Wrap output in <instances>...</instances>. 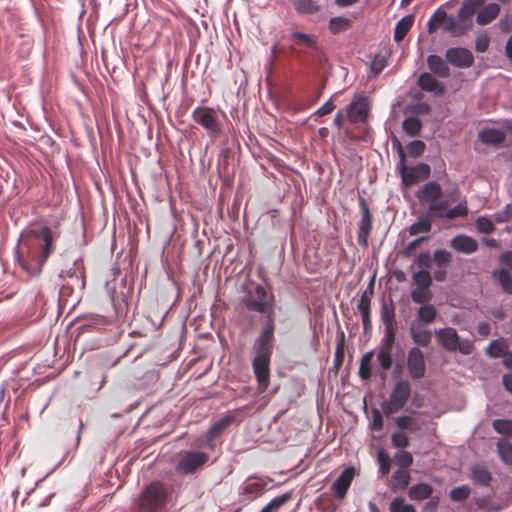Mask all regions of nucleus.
<instances>
[{
  "label": "nucleus",
  "instance_id": "33",
  "mask_svg": "<svg viewBox=\"0 0 512 512\" xmlns=\"http://www.w3.org/2000/svg\"><path fill=\"white\" fill-rule=\"evenodd\" d=\"M234 418L232 416H225L216 421L208 430V440L211 441L218 435H220L225 428H227L232 422Z\"/></svg>",
  "mask_w": 512,
  "mask_h": 512
},
{
  "label": "nucleus",
  "instance_id": "51",
  "mask_svg": "<svg viewBox=\"0 0 512 512\" xmlns=\"http://www.w3.org/2000/svg\"><path fill=\"white\" fill-rule=\"evenodd\" d=\"M451 259V253L444 249L435 250L433 253V261L439 267L448 265L451 262Z\"/></svg>",
  "mask_w": 512,
  "mask_h": 512
},
{
  "label": "nucleus",
  "instance_id": "17",
  "mask_svg": "<svg viewBox=\"0 0 512 512\" xmlns=\"http://www.w3.org/2000/svg\"><path fill=\"white\" fill-rule=\"evenodd\" d=\"M217 112L212 108L198 107L193 111L194 121L204 128H215Z\"/></svg>",
  "mask_w": 512,
  "mask_h": 512
},
{
  "label": "nucleus",
  "instance_id": "39",
  "mask_svg": "<svg viewBox=\"0 0 512 512\" xmlns=\"http://www.w3.org/2000/svg\"><path fill=\"white\" fill-rule=\"evenodd\" d=\"M389 512H416L413 505L405 502L402 497L394 498L389 505Z\"/></svg>",
  "mask_w": 512,
  "mask_h": 512
},
{
  "label": "nucleus",
  "instance_id": "46",
  "mask_svg": "<svg viewBox=\"0 0 512 512\" xmlns=\"http://www.w3.org/2000/svg\"><path fill=\"white\" fill-rule=\"evenodd\" d=\"M413 281L417 287L429 288L432 278L428 270H420L413 274Z\"/></svg>",
  "mask_w": 512,
  "mask_h": 512
},
{
  "label": "nucleus",
  "instance_id": "8",
  "mask_svg": "<svg viewBox=\"0 0 512 512\" xmlns=\"http://www.w3.org/2000/svg\"><path fill=\"white\" fill-rule=\"evenodd\" d=\"M209 461V455L202 451L183 450L178 454L175 470L180 475H190Z\"/></svg>",
  "mask_w": 512,
  "mask_h": 512
},
{
  "label": "nucleus",
  "instance_id": "24",
  "mask_svg": "<svg viewBox=\"0 0 512 512\" xmlns=\"http://www.w3.org/2000/svg\"><path fill=\"white\" fill-rule=\"evenodd\" d=\"M410 480L411 475L408 470L398 469L392 474L389 487L394 492L404 490L408 487Z\"/></svg>",
  "mask_w": 512,
  "mask_h": 512
},
{
  "label": "nucleus",
  "instance_id": "7",
  "mask_svg": "<svg viewBox=\"0 0 512 512\" xmlns=\"http://www.w3.org/2000/svg\"><path fill=\"white\" fill-rule=\"evenodd\" d=\"M275 298L272 293L260 284L249 288L242 298L243 305L249 310L254 312H267L270 310V304H274Z\"/></svg>",
  "mask_w": 512,
  "mask_h": 512
},
{
  "label": "nucleus",
  "instance_id": "3",
  "mask_svg": "<svg viewBox=\"0 0 512 512\" xmlns=\"http://www.w3.org/2000/svg\"><path fill=\"white\" fill-rule=\"evenodd\" d=\"M172 494L167 484L154 480L141 489L133 502L134 509L137 512H164Z\"/></svg>",
  "mask_w": 512,
  "mask_h": 512
},
{
  "label": "nucleus",
  "instance_id": "45",
  "mask_svg": "<svg viewBox=\"0 0 512 512\" xmlns=\"http://www.w3.org/2000/svg\"><path fill=\"white\" fill-rule=\"evenodd\" d=\"M448 204L446 201H435L431 203L428 207V213L432 217L436 218H445V213L447 212Z\"/></svg>",
  "mask_w": 512,
  "mask_h": 512
},
{
  "label": "nucleus",
  "instance_id": "47",
  "mask_svg": "<svg viewBox=\"0 0 512 512\" xmlns=\"http://www.w3.org/2000/svg\"><path fill=\"white\" fill-rule=\"evenodd\" d=\"M345 358V334L344 332L340 333V340L337 343L335 355H334V364L337 368L342 366Z\"/></svg>",
  "mask_w": 512,
  "mask_h": 512
},
{
  "label": "nucleus",
  "instance_id": "56",
  "mask_svg": "<svg viewBox=\"0 0 512 512\" xmlns=\"http://www.w3.org/2000/svg\"><path fill=\"white\" fill-rule=\"evenodd\" d=\"M407 150L411 157H418L424 152L425 144L421 140H414L408 144Z\"/></svg>",
  "mask_w": 512,
  "mask_h": 512
},
{
  "label": "nucleus",
  "instance_id": "48",
  "mask_svg": "<svg viewBox=\"0 0 512 512\" xmlns=\"http://www.w3.org/2000/svg\"><path fill=\"white\" fill-rule=\"evenodd\" d=\"M471 494V489L468 485H462L453 488L450 491V498L455 502H462L466 500Z\"/></svg>",
  "mask_w": 512,
  "mask_h": 512
},
{
  "label": "nucleus",
  "instance_id": "37",
  "mask_svg": "<svg viewBox=\"0 0 512 512\" xmlns=\"http://www.w3.org/2000/svg\"><path fill=\"white\" fill-rule=\"evenodd\" d=\"M497 451L500 459L506 463H512V444L506 440H499L497 442Z\"/></svg>",
  "mask_w": 512,
  "mask_h": 512
},
{
  "label": "nucleus",
  "instance_id": "1",
  "mask_svg": "<svg viewBox=\"0 0 512 512\" xmlns=\"http://www.w3.org/2000/svg\"><path fill=\"white\" fill-rule=\"evenodd\" d=\"M58 238L59 232L46 225L23 231L17 248L19 266L30 276L38 275L55 251Z\"/></svg>",
  "mask_w": 512,
  "mask_h": 512
},
{
  "label": "nucleus",
  "instance_id": "58",
  "mask_svg": "<svg viewBox=\"0 0 512 512\" xmlns=\"http://www.w3.org/2000/svg\"><path fill=\"white\" fill-rule=\"evenodd\" d=\"M395 342V328H385L384 343L381 349L392 351Z\"/></svg>",
  "mask_w": 512,
  "mask_h": 512
},
{
  "label": "nucleus",
  "instance_id": "32",
  "mask_svg": "<svg viewBox=\"0 0 512 512\" xmlns=\"http://www.w3.org/2000/svg\"><path fill=\"white\" fill-rule=\"evenodd\" d=\"M437 317V310L431 304L421 306L417 311V318L423 324H431Z\"/></svg>",
  "mask_w": 512,
  "mask_h": 512
},
{
  "label": "nucleus",
  "instance_id": "31",
  "mask_svg": "<svg viewBox=\"0 0 512 512\" xmlns=\"http://www.w3.org/2000/svg\"><path fill=\"white\" fill-rule=\"evenodd\" d=\"M492 277L498 281L502 289L509 294H512V276L506 269H497L492 272Z\"/></svg>",
  "mask_w": 512,
  "mask_h": 512
},
{
  "label": "nucleus",
  "instance_id": "59",
  "mask_svg": "<svg viewBox=\"0 0 512 512\" xmlns=\"http://www.w3.org/2000/svg\"><path fill=\"white\" fill-rule=\"evenodd\" d=\"M489 37L486 34H481L475 39V50L480 53H484L489 47Z\"/></svg>",
  "mask_w": 512,
  "mask_h": 512
},
{
  "label": "nucleus",
  "instance_id": "25",
  "mask_svg": "<svg viewBox=\"0 0 512 512\" xmlns=\"http://www.w3.org/2000/svg\"><path fill=\"white\" fill-rule=\"evenodd\" d=\"M470 478L478 486H488L492 481V474L481 465H474L470 468Z\"/></svg>",
  "mask_w": 512,
  "mask_h": 512
},
{
  "label": "nucleus",
  "instance_id": "49",
  "mask_svg": "<svg viewBox=\"0 0 512 512\" xmlns=\"http://www.w3.org/2000/svg\"><path fill=\"white\" fill-rule=\"evenodd\" d=\"M377 360L381 369L385 372L388 371L393 363L392 351L380 349L377 354Z\"/></svg>",
  "mask_w": 512,
  "mask_h": 512
},
{
  "label": "nucleus",
  "instance_id": "12",
  "mask_svg": "<svg viewBox=\"0 0 512 512\" xmlns=\"http://www.w3.org/2000/svg\"><path fill=\"white\" fill-rule=\"evenodd\" d=\"M446 61L453 67L467 69L473 66L475 58L473 53L465 47L449 48L445 52Z\"/></svg>",
  "mask_w": 512,
  "mask_h": 512
},
{
  "label": "nucleus",
  "instance_id": "61",
  "mask_svg": "<svg viewBox=\"0 0 512 512\" xmlns=\"http://www.w3.org/2000/svg\"><path fill=\"white\" fill-rule=\"evenodd\" d=\"M473 502L477 509H486L493 505V504H491V496L490 495L474 497Z\"/></svg>",
  "mask_w": 512,
  "mask_h": 512
},
{
  "label": "nucleus",
  "instance_id": "15",
  "mask_svg": "<svg viewBox=\"0 0 512 512\" xmlns=\"http://www.w3.org/2000/svg\"><path fill=\"white\" fill-rule=\"evenodd\" d=\"M354 475V467H347L332 484V490L337 498L343 499L345 497L347 490L352 483Z\"/></svg>",
  "mask_w": 512,
  "mask_h": 512
},
{
  "label": "nucleus",
  "instance_id": "27",
  "mask_svg": "<svg viewBox=\"0 0 512 512\" xmlns=\"http://www.w3.org/2000/svg\"><path fill=\"white\" fill-rule=\"evenodd\" d=\"M434 489L427 483H419L408 489V497L413 501H422L431 497Z\"/></svg>",
  "mask_w": 512,
  "mask_h": 512
},
{
  "label": "nucleus",
  "instance_id": "9",
  "mask_svg": "<svg viewBox=\"0 0 512 512\" xmlns=\"http://www.w3.org/2000/svg\"><path fill=\"white\" fill-rule=\"evenodd\" d=\"M344 109L347 123L365 124L370 111L369 98L364 95L357 96Z\"/></svg>",
  "mask_w": 512,
  "mask_h": 512
},
{
  "label": "nucleus",
  "instance_id": "11",
  "mask_svg": "<svg viewBox=\"0 0 512 512\" xmlns=\"http://www.w3.org/2000/svg\"><path fill=\"white\" fill-rule=\"evenodd\" d=\"M361 219L358 223L357 242L358 244L366 248L368 246V239L372 231V215L366 200L363 197L359 198Z\"/></svg>",
  "mask_w": 512,
  "mask_h": 512
},
{
  "label": "nucleus",
  "instance_id": "60",
  "mask_svg": "<svg viewBox=\"0 0 512 512\" xmlns=\"http://www.w3.org/2000/svg\"><path fill=\"white\" fill-rule=\"evenodd\" d=\"M291 499V493H284L272 499L269 504L273 510H277Z\"/></svg>",
  "mask_w": 512,
  "mask_h": 512
},
{
  "label": "nucleus",
  "instance_id": "28",
  "mask_svg": "<svg viewBox=\"0 0 512 512\" xmlns=\"http://www.w3.org/2000/svg\"><path fill=\"white\" fill-rule=\"evenodd\" d=\"M478 137L483 144L495 147L500 146L505 140L503 130H481Z\"/></svg>",
  "mask_w": 512,
  "mask_h": 512
},
{
  "label": "nucleus",
  "instance_id": "54",
  "mask_svg": "<svg viewBox=\"0 0 512 512\" xmlns=\"http://www.w3.org/2000/svg\"><path fill=\"white\" fill-rule=\"evenodd\" d=\"M391 443L395 448L404 449L410 445V440L405 433L395 432L391 436Z\"/></svg>",
  "mask_w": 512,
  "mask_h": 512
},
{
  "label": "nucleus",
  "instance_id": "13",
  "mask_svg": "<svg viewBox=\"0 0 512 512\" xmlns=\"http://www.w3.org/2000/svg\"><path fill=\"white\" fill-rule=\"evenodd\" d=\"M407 369L412 379H422L426 372L423 352L418 347H412L407 354Z\"/></svg>",
  "mask_w": 512,
  "mask_h": 512
},
{
  "label": "nucleus",
  "instance_id": "23",
  "mask_svg": "<svg viewBox=\"0 0 512 512\" xmlns=\"http://www.w3.org/2000/svg\"><path fill=\"white\" fill-rule=\"evenodd\" d=\"M289 39L297 46L303 49H317V36L294 31L290 34Z\"/></svg>",
  "mask_w": 512,
  "mask_h": 512
},
{
  "label": "nucleus",
  "instance_id": "55",
  "mask_svg": "<svg viewBox=\"0 0 512 512\" xmlns=\"http://www.w3.org/2000/svg\"><path fill=\"white\" fill-rule=\"evenodd\" d=\"M468 214V208L464 204H458L455 207L447 210L445 218L454 219L458 217H465Z\"/></svg>",
  "mask_w": 512,
  "mask_h": 512
},
{
  "label": "nucleus",
  "instance_id": "21",
  "mask_svg": "<svg viewBox=\"0 0 512 512\" xmlns=\"http://www.w3.org/2000/svg\"><path fill=\"white\" fill-rule=\"evenodd\" d=\"M499 13L500 6L497 3H489L478 11L476 22L479 25H487L496 19Z\"/></svg>",
  "mask_w": 512,
  "mask_h": 512
},
{
  "label": "nucleus",
  "instance_id": "40",
  "mask_svg": "<svg viewBox=\"0 0 512 512\" xmlns=\"http://www.w3.org/2000/svg\"><path fill=\"white\" fill-rule=\"evenodd\" d=\"M411 299L414 303H428L432 299V293L429 288L416 287L411 293Z\"/></svg>",
  "mask_w": 512,
  "mask_h": 512
},
{
  "label": "nucleus",
  "instance_id": "53",
  "mask_svg": "<svg viewBox=\"0 0 512 512\" xmlns=\"http://www.w3.org/2000/svg\"><path fill=\"white\" fill-rule=\"evenodd\" d=\"M476 227L480 233L491 234L495 231L493 222L488 217H478L476 219Z\"/></svg>",
  "mask_w": 512,
  "mask_h": 512
},
{
  "label": "nucleus",
  "instance_id": "63",
  "mask_svg": "<svg viewBox=\"0 0 512 512\" xmlns=\"http://www.w3.org/2000/svg\"><path fill=\"white\" fill-rule=\"evenodd\" d=\"M494 218L497 223L508 222L511 218V207L507 205L503 211L497 212Z\"/></svg>",
  "mask_w": 512,
  "mask_h": 512
},
{
  "label": "nucleus",
  "instance_id": "26",
  "mask_svg": "<svg viewBox=\"0 0 512 512\" xmlns=\"http://www.w3.org/2000/svg\"><path fill=\"white\" fill-rule=\"evenodd\" d=\"M484 4V0H464L458 11V18L461 21H468Z\"/></svg>",
  "mask_w": 512,
  "mask_h": 512
},
{
  "label": "nucleus",
  "instance_id": "30",
  "mask_svg": "<svg viewBox=\"0 0 512 512\" xmlns=\"http://www.w3.org/2000/svg\"><path fill=\"white\" fill-rule=\"evenodd\" d=\"M293 5L299 14L312 15L320 10V5L314 0H294Z\"/></svg>",
  "mask_w": 512,
  "mask_h": 512
},
{
  "label": "nucleus",
  "instance_id": "57",
  "mask_svg": "<svg viewBox=\"0 0 512 512\" xmlns=\"http://www.w3.org/2000/svg\"><path fill=\"white\" fill-rule=\"evenodd\" d=\"M264 485L255 479H249L244 487V491L247 494H259L262 492Z\"/></svg>",
  "mask_w": 512,
  "mask_h": 512
},
{
  "label": "nucleus",
  "instance_id": "14",
  "mask_svg": "<svg viewBox=\"0 0 512 512\" xmlns=\"http://www.w3.org/2000/svg\"><path fill=\"white\" fill-rule=\"evenodd\" d=\"M417 85L421 90L430 92L435 96H441L445 92V85L428 72L420 74Z\"/></svg>",
  "mask_w": 512,
  "mask_h": 512
},
{
  "label": "nucleus",
  "instance_id": "35",
  "mask_svg": "<svg viewBox=\"0 0 512 512\" xmlns=\"http://www.w3.org/2000/svg\"><path fill=\"white\" fill-rule=\"evenodd\" d=\"M396 426L400 430H408L410 432H416L420 430V425L416 419L409 415L400 416L395 420Z\"/></svg>",
  "mask_w": 512,
  "mask_h": 512
},
{
  "label": "nucleus",
  "instance_id": "62",
  "mask_svg": "<svg viewBox=\"0 0 512 512\" xmlns=\"http://www.w3.org/2000/svg\"><path fill=\"white\" fill-rule=\"evenodd\" d=\"M433 259L428 253H420L417 257V265L421 268H425L424 270L428 269L432 265Z\"/></svg>",
  "mask_w": 512,
  "mask_h": 512
},
{
  "label": "nucleus",
  "instance_id": "18",
  "mask_svg": "<svg viewBox=\"0 0 512 512\" xmlns=\"http://www.w3.org/2000/svg\"><path fill=\"white\" fill-rule=\"evenodd\" d=\"M442 196V187L439 183L431 181L426 183L418 192V198L421 202H427L429 205L438 201Z\"/></svg>",
  "mask_w": 512,
  "mask_h": 512
},
{
  "label": "nucleus",
  "instance_id": "10",
  "mask_svg": "<svg viewBox=\"0 0 512 512\" xmlns=\"http://www.w3.org/2000/svg\"><path fill=\"white\" fill-rule=\"evenodd\" d=\"M60 265L59 277L61 279L65 280L75 278L78 280L84 277V265L83 261L79 257L62 254Z\"/></svg>",
  "mask_w": 512,
  "mask_h": 512
},
{
  "label": "nucleus",
  "instance_id": "4",
  "mask_svg": "<svg viewBox=\"0 0 512 512\" xmlns=\"http://www.w3.org/2000/svg\"><path fill=\"white\" fill-rule=\"evenodd\" d=\"M438 343L449 352H460L470 355L474 349V343L470 339H460L457 331L452 327H445L435 331Z\"/></svg>",
  "mask_w": 512,
  "mask_h": 512
},
{
  "label": "nucleus",
  "instance_id": "41",
  "mask_svg": "<svg viewBox=\"0 0 512 512\" xmlns=\"http://www.w3.org/2000/svg\"><path fill=\"white\" fill-rule=\"evenodd\" d=\"M492 426L497 433L512 437V420L495 419Z\"/></svg>",
  "mask_w": 512,
  "mask_h": 512
},
{
  "label": "nucleus",
  "instance_id": "2",
  "mask_svg": "<svg viewBox=\"0 0 512 512\" xmlns=\"http://www.w3.org/2000/svg\"><path fill=\"white\" fill-rule=\"evenodd\" d=\"M260 313L266 315V322L252 347L254 355L252 369L258 383V390L260 393H263L270 383V362L275 339L274 304H270L269 311Z\"/></svg>",
  "mask_w": 512,
  "mask_h": 512
},
{
  "label": "nucleus",
  "instance_id": "20",
  "mask_svg": "<svg viewBox=\"0 0 512 512\" xmlns=\"http://www.w3.org/2000/svg\"><path fill=\"white\" fill-rule=\"evenodd\" d=\"M509 351V343L507 339L500 337L489 343L485 349V354L493 359L503 358Z\"/></svg>",
  "mask_w": 512,
  "mask_h": 512
},
{
  "label": "nucleus",
  "instance_id": "43",
  "mask_svg": "<svg viewBox=\"0 0 512 512\" xmlns=\"http://www.w3.org/2000/svg\"><path fill=\"white\" fill-rule=\"evenodd\" d=\"M446 17L447 12L442 7H439L428 20V31L432 33L435 30V26L441 25Z\"/></svg>",
  "mask_w": 512,
  "mask_h": 512
},
{
  "label": "nucleus",
  "instance_id": "22",
  "mask_svg": "<svg viewBox=\"0 0 512 512\" xmlns=\"http://www.w3.org/2000/svg\"><path fill=\"white\" fill-rule=\"evenodd\" d=\"M410 336L413 342L419 346L427 347L432 340V333L428 329L412 323L409 328Z\"/></svg>",
  "mask_w": 512,
  "mask_h": 512
},
{
  "label": "nucleus",
  "instance_id": "5",
  "mask_svg": "<svg viewBox=\"0 0 512 512\" xmlns=\"http://www.w3.org/2000/svg\"><path fill=\"white\" fill-rule=\"evenodd\" d=\"M395 142L399 147L400 162L398 164V170L401 175L402 183L406 187H411L419 181L426 180L430 176V166L425 163H419L415 166H407L405 153L399 141L395 140L394 143Z\"/></svg>",
  "mask_w": 512,
  "mask_h": 512
},
{
  "label": "nucleus",
  "instance_id": "42",
  "mask_svg": "<svg viewBox=\"0 0 512 512\" xmlns=\"http://www.w3.org/2000/svg\"><path fill=\"white\" fill-rule=\"evenodd\" d=\"M394 460H395L396 464L400 467L399 469H404V470H408V468L413 463L412 454L410 452L404 451V450H401V451H398L397 453H395Z\"/></svg>",
  "mask_w": 512,
  "mask_h": 512
},
{
  "label": "nucleus",
  "instance_id": "64",
  "mask_svg": "<svg viewBox=\"0 0 512 512\" xmlns=\"http://www.w3.org/2000/svg\"><path fill=\"white\" fill-rule=\"evenodd\" d=\"M427 238L426 237H419L415 240H413L412 242H410L406 247H405V250H404V255L409 257L411 256L414 251L416 250V248L423 242L425 241Z\"/></svg>",
  "mask_w": 512,
  "mask_h": 512
},
{
  "label": "nucleus",
  "instance_id": "16",
  "mask_svg": "<svg viewBox=\"0 0 512 512\" xmlns=\"http://www.w3.org/2000/svg\"><path fill=\"white\" fill-rule=\"evenodd\" d=\"M450 246L459 253L472 254L478 250V242L466 234H458L450 241Z\"/></svg>",
  "mask_w": 512,
  "mask_h": 512
},
{
  "label": "nucleus",
  "instance_id": "50",
  "mask_svg": "<svg viewBox=\"0 0 512 512\" xmlns=\"http://www.w3.org/2000/svg\"><path fill=\"white\" fill-rule=\"evenodd\" d=\"M431 231V221L429 219H420L409 227L410 235H417L420 233H429Z\"/></svg>",
  "mask_w": 512,
  "mask_h": 512
},
{
  "label": "nucleus",
  "instance_id": "19",
  "mask_svg": "<svg viewBox=\"0 0 512 512\" xmlns=\"http://www.w3.org/2000/svg\"><path fill=\"white\" fill-rule=\"evenodd\" d=\"M427 66L432 74L440 78H447L450 76V68L448 64L439 55L430 54L427 57Z\"/></svg>",
  "mask_w": 512,
  "mask_h": 512
},
{
  "label": "nucleus",
  "instance_id": "52",
  "mask_svg": "<svg viewBox=\"0 0 512 512\" xmlns=\"http://www.w3.org/2000/svg\"><path fill=\"white\" fill-rule=\"evenodd\" d=\"M381 320L385 328H394L395 324V311L393 307L384 305L381 311Z\"/></svg>",
  "mask_w": 512,
  "mask_h": 512
},
{
  "label": "nucleus",
  "instance_id": "29",
  "mask_svg": "<svg viewBox=\"0 0 512 512\" xmlns=\"http://www.w3.org/2000/svg\"><path fill=\"white\" fill-rule=\"evenodd\" d=\"M414 23V15L409 14L401 18L395 25L394 40L400 42L404 39Z\"/></svg>",
  "mask_w": 512,
  "mask_h": 512
},
{
  "label": "nucleus",
  "instance_id": "36",
  "mask_svg": "<svg viewBox=\"0 0 512 512\" xmlns=\"http://www.w3.org/2000/svg\"><path fill=\"white\" fill-rule=\"evenodd\" d=\"M349 27L350 20L348 18L333 17L329 21V30L334 35L346 31Z\"/></svg>",
  "mask_w": 512,
  "mask_h": 512
},
{
  "label": "nucleus",
  "instance_id": "44",
  "mask_svg": "<svg viewBox=\"0 0 512 512\" xmlns=\"http://www.w3.org/2000/svg\"><path fill=\"white\" fill-rule=\"evenodd\" d=\"M377 460L379 463V473L382 476L388 475L391 468V459L389 455L385 452V450L380 449L377 452Z\"/></svg>",
  "mask_w": 512,
  "mask_h": 512
},
{
  "label": "nucleus",
  "instance_id": "34",
  "mask_svg": "<svg viewBox=\"0 0 512 512\" xmlns=\"http://www.w3.org/2000/svg\"><path fill=\"white\" fill-rule=\"evenodd\" d=\"M373 355H374L373 351H368L367 353H365L362 356V358L360 360L358 375L362 380H368L371 378V375H372L371 361H372Z\"/></svg>",
  "mask_w": 512,
  "mask_h": 512
},
{
  "label": "nucleus",
  "instance_id": "38",
  "mask_svg": "<svg viewBox=\"0 0 512 512\" xmlns=\"http://www.w3.org/2000/svg\"><path fill=\"white\" fill-rule=\"evenodd\" d=\"M372 296H373V281L370 283V287H368L362 293L360 300L357 304V309L361 314L370 312V303H371Z\"/></svg>",
  "mask_w": 512,
  "mask_h": 512
},
{
  "label": "nucleus",
  "instance_id": "6",
  "mask_svg": "<svg viewBox=\"0 0 512 512\" xmlns=\"http://www.w3.org/2000/svg\"><path fill=\"white\" fill-rule=\"evenodd\" d=\"M411 396V384L407 380L396 382L390 392L388 400L381 405L386 416L395 414L403 409Z\"/></svg>",
  "mask_w": 512,
  "mask_h": 512
}]
</instances>
